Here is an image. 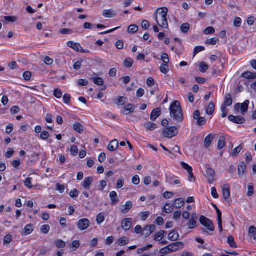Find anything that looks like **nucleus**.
Instances as JSON below:
<instances>
[{
    "instance_id": "49",
    "label": "nucleus",
    "mask_w": 256,
    "mask_h": 256,
    "mask_svg": "<svg viewBox=\"0 0 256 256\" xmlns=\"http://www.w3.org/2000/svg\"><path fill=\"white\" fill-rule=\"evenodd\" d=\"M80 246V243L78 240H74L70 245V248H74V250H76Z\"/></svg>"
},
{
    "instance_id": "23",
    "label": "nucleus",
    "mask_w": 256,
    "mask_h": 256,
    "mask_svg": "<svg viewBox=\"0 0 256 256\" xmlns=\"http://www.w3.org/2000/svg\"><path fill=\"white\" fill-rule=\"evenodd\" d=\"M242 76L246 79L254 80L256 79V72H246L242 74Z\"/></svg>"
},
{
    "instance_id": "29",
    "label": "nucleus",
    "mask_w": 256,
    "mask_h": 256,
    "mask_svg": "<svg viewBox=\"0 0 256 256\" xmlns=\"http://www.w3.org/2000/svg\"><path fill=\"white\" fill-rule=\"evenodd\" d=\"M73 128L75 131L81 134L84 132V126L80 123H76L74 124Z\"/></svg>"
},
{
    "instance_id": "1",
    "label": "nucleus",
    "mask_w": 256,
    "mask_h": 256,
    "mask_svg": "<svg viewBox=\"0 0 256 256\" xmlns=\"http://www.w3.org/2000/svg\"><path fill=\"white\" fill-rule=\"evenodd\" d=\"M170 116L177 122H182L184 120L182 108L178 100H174L170 107Z\"/></svg>"
},
{
    "instance_id": "62",
    "label": "nucleus",
    "mask_w": 256,
    "mask_h": 256,
    "mask_svg": "<svg viewBox=\"0 0 256 256\" xmlns=\"http://www.w3.org/2000/svg\"><path fill=\"white\" fill-rule=\"evenodd\" d=\"M78 84L79 86H86L88 84V82L86 80L80 79L78 81Z\"/></svg>"
},
{
    "instance_id": "51",
    "label": "nucleus",
    "mask_w": 256,
    "mask_h": 256,
    "mask_svg": "<svg viewBox=\"0 0 256 256\" xmlns=\"http://www.w3.org/2000/svg\"><path fill=\"white\" fill-rule=\"evenodd\" d=\"M214 28L212 26L206 28L204 31V34L206 35L214 34Z\"/></svg>"
},
{
    "instance_id": "60",
    "label": "nucleus",
    "mask_w": 256,
    "mask_h": 256,
    "mask_svg": "<svg viewBox=\"0 0 256 256\" xmlns=\"http://www.w3.org/2000/svg\"><path fill=\"white\" fill-rule=\"evenodd\" d=\"M204 50V48L202 46H196L194 51V56H195L198 52Z\"/></svg>"
},
{
    "instance_id": "18",
    "label": "nucleus",
    "mask_w": 256,
    "mask_h": 256,
    "mask_svg": "<svg viewBox=\"0 0 256 256\" xmlns=\"http://www.w3.org/2000/svg\"><path fill=\"white\" fill-rule=\"evenodd\" d=\"M238 174L240 176H244L246 174V166L244 162H242L238 166Z\"/></svg>"
},
{
    "instance_id": "50",
    "label": "nucleus",
    "mask_w": 256,
    "mask_h": 256,
    "mask_svg": "<svg viewBox=\"0 0 256 256\" xmlns=\"http://www.w3.org/2000/svg\"><path fill=\"white\" fill-rule=\"evenodd\" d=\"M4 18L7 22H16L18 20L17 18L15 16H6L4 17Z\"/></svg>"
},
{
    "instance_id": "28",
    "label": "nucleus",
    "mask_w": 256,
    "mask_h": 256,
    "mask_svg": "<svg viewBox=\"0 0 256 256\" xmlns=\"http://www.w3.org/2000/svg\"><path fill=\"white\" fill-rule=\"evenodd\" d=\"M214 111V104L212 102H210L206 108V113L207 114L211 115Z\"/></svg>"
},
{
    "instance_id": "52",
    "label": "nucleus",
    "mask_w": 256,
    "mask_h": 256,
    "mask_svg": "<svg viewBox=\"0 0 256 256\" xmlns=\"http://www.w3.org/2000/svg\"><path fill=\"white\" fill-rule=\"evenodd\" d=\"M218 41V39L217 38H214L207 40L206 44L210 45H214Z\"/></svg>"
},
{
    "instance_id": "38",
    "label": "nucleus",
    "mask_w": 256,
    "mask_h": 256,
    "mask_svg": "<svg viewBox=\"0 0 256 256\" xmlns=\"http://www.w3.org/2000/svg\"><path fill=\"white\" fill-rule=\"evenodd\" d=\"M208 69V66L205 62H202L200 64V70L202 72H205Z\"/></svg>"
},
{
    "instance_id": "47",
    "label": "nucleus",
    "mask_w": 256,
    "mask_h": 256,
    "mask_svg": "<svg viewBox=\"0 0 256 256\" xmlns=\"http://www.w3.org/2000/svg\"><path fill=\"white\" fill-rule=\"evenodd\" d=\"M54 95L57 98H60L62 97V91L59 88H56L54 92Z\"/></svg>"
},
{
    "instance_id": "12",
    "label": "nucleus",
    "mask_w": 256,
    "mask_h": 256,
    "mask_svg": "<svg viewBox=\"0 0 256 256\" xmlns=\"http://www.w3.org/2000/svg\"><path fill=\"white\" fill-rule=\"evenodd\" d=\"M161 114V110L160 108H154L150 114V120L152 121H154L156 119L160 116Z\"/></svg>"
},
{
    "instance_id": "45",
    "label": "nucleus",
    "mask_w": 256,
    "mask_h": 256,
    "mask_svg": "<svg viewBox=\"0 0 256 256\" xmlns=\"http://www.w3.org/2000/svg\"><path fill=\"white\" fill-rule=\"evenodd\" d=\"M134 63V60L131 58H127L124 61V64L127 68H130L132 66Z\"/></svg>"
},
{
    "instance_id": "5",
    "label": "nucleus",
    "mask_w": 256,
    "mask_h": 256,
    "mask_svg": "<svg viewBox=\"0 0 256 256\" xmlns=\"http://www.w3.org/2000/svg\"><path fill=\"white\" fill-rule=\"evenodd\" d=\"M206 168V176L208 179V182L212 184L214 182V180L215 170L209 165H207Z\"/></svg>"
},
{
    "instance_id": "10",
    "label": "nucleus",
    "mask_w": 256,
    "mask_h": 256,
    "mask_svg": "<svg viewBox=\"0 0 256 256\" xmlns=\"http://www.w3.org/2000/svg\"><path fill=\"white\" fill-rule=\"evenodd\" d=\"M132 224V219L131 218H124L122 222V228L126 231L130 229Z\"/></svg>"
},
{
    "instance_id": "42",
    "label": "nucleus",
    "mask_w": 256,
    "mask_h": 256,
    "mask_svg": "<svg viewBox=\"0 0 256 256\" xmlns=\"http://www.w3.org/2000/svg\"><path fill=\"white\" fill-rule=\"evenodd\" d=\"M105 219L104 215L103 213L99 214L96 216V222L98 224H100L104 222Z\"/></svg>"
},
{
    "instance_id": "7",
    "label": "nucleus",
    "mask_w": 256,
    "mask_h": 256,
    "mask_svg": "<svg viewBox=\"0 0 256 256\" xmlns=\"http://www.w3.org/2000/svg\"><path fill=\"white\" fill-rule=\"evenodd\" d=\"M90 225V221L88 218L80 220L78 222V227L80 230H86Z\"/></svg>"
},
{
    "instance_id": "58",
    "label": "nucleus",
    "mask_w": 256,
    "mask_h": 256,
    "mask_svg": "<svg viewBox=\"0 0 256 256\" xmlns=\"http://www.w3.org/2000/svg\"><path fill=\"white\" fill-rule=\"evenodd\" d=\"M23 77L26 80H30L32 77V73L28 71L25 72L23 74Z\"/></svg>"
},
{
    "instance_id": "17",
    "label": "nucleus",
    "mask_w": 256,
    "mask_h": 256,
    "mask_svg": "<svg viewBox=\"0 0 256 256\" xmlns=\"http://www.w3.org/2000/svg\"><path fill=\"white\" fill-rule=\"evenodd\" d=\"M68 46L76 52H80L82 49V47L80 44L78 43H76L72 41H70L68 42Z\"/></svg>"
},
{
    "instance_id": "40",
    "label": "nucleus",
    "mask_w": 256,
    "mask_h": 256,
    "mask_svg": "<svg viewBox=\"0 0 256 256\" xmlns=\"http://www.w3.org/2000/svg\"><path fill=\"white\" fill-rule=\"evenodd\" d=\"M173 206H171L169 204H166L165 206L163 208L162 210L167 213H170L173 209Z\"/></svg>"
},
{
    "instance_id": "9",
    "label": "nucleus",
    "mask_w": 256,
    "mask_h": 256,
    "mask_svg": "<svg viewBox=\"0 0 256 256\" xmlns=\"http://www.w3.org/2000/svg\"><path fill=\"white\" fill-rule=\"evenodd\" d=\"M156 230V226L154 224L148 225L142 230V235L146 237L150 236Z\"/></svg>"
},
{
    "instance_id": "3",
    "label": "nucleus",
    "mask_w": 256,
    "mask_h": 256,
    "mask_svg": "<svg viewBox=\"0 0 256 256\" xmlns=\"http://www.w3.org/2000/svg\"><path fill=\"white\" fill-rule=\"evenodd\" d=\"M178 132V128L176 126H170L163 130L162 134L164 137L171 138L176 136Z\"/></svg>"
},
{
    "instance_id": "15",
    "label": "nucleus",
    "mask_w": 256,
    "mask_h": 256,
    "mask_svg": "<svg viewBox=\"0 0 256 256\" xmlns=\"http://www.w3.org/2000/svg\"><path fill=\"white\" fill-rule=\"evenodd\" d=\"M134 108L135 106L132 104L126 105L123 108V114L127 115L133 112L134 110Z\"/></svg>"
},
{
    "instance_id": "16",
    "label": "nucleus",
    "mask_w": 256,
    "mask_h": 256,
    "mask_svg": "<svg viewBox=\"0 0 256 256\" xmlns=\"http://www.w3.org/2000/svg\"><path fill=\"white\" fill-rule=\"evenodd\" d=\"M232 104V96L230 94H227L224 96V101L222 106H230Z\"/></svg>"
},
{
    "instance_id": "53",
    "label": "nucleus",
    "mask_w": 256,
    "mask_h": 256,
    "mask_svg": "<svg viewBox=\"0 0 256 256\" xmlns=\"http://www.w3.org/2000/svg\"><path fill=\"white\" fill-rule=\"evenodd\" d=\"M196 222L194 220L190 219L188 223V226L190 229H192L196 226Z\"/></svg>"
},
{
    "instance_id": "64",
    "label": "nucleus",
    "mask_w": 256,
    "mask_h": 256,
    "mask_svg": "<svg viewBox=\"0 0 256 256\" xmlns=\"http://www.w3.org/2000/svg\"><path fill=\"white\" fill-rule=\"evenodd\" d=\"M14 153V149L12 148H10L8 151L5 154V156L6 158H10L13 156Z\"/></svg>"
},
{
    "instance_id": "37",
    "label": "nucleus",
    "mask_w": 256,
    "mask_h": 256,
    "mask_svg": "<svg viewBox=\"0 0 256 256\" xmlns=\"http://www.w3.org/2000/svg\"><path fill=\"white\" fill-rule=\"evenodd\" d=\"M228 242L231 248H236L237 246L234 242L232 236H229L228 238Z\"/></svg>"
},
{
    "instance_id": "26",
    "label": "nucleus",
    "mask_w": 256,
    "mask_h": 256,
    "mask_svg": "<svg viewBox=\"0 0 256 256\" xmlns=\"http://www.w3.org/2000/svg\"><path fill=\"white\" fill-rule=\"evenodd\" d=\"M165 233L166 232L162 230L157 232L154 236V240L158 242L161 240L164 236Z\"/></svg>"
},
{
    "instance_id": "14",
    "label": "nucleus",
    "mask_w": 256,
    "mask_h": 256,
    "mask_svg": "<svg viewBox=\"0 0 256 256\" xmlns=\"http://www.w3.org/2000/svg\"><path fill=\"white\" fill-rule=\"evenodd\" d=\"M110 198L112 201V204L116 205L119 202L120 200L116 192L112 191L110 194Z\"/></svg>"
},
{
    "instance_id": "46",
    "label": "nucleus",
    "mask_w": 256,
    "mask_h": 256,
    "mask_svg": "<svg viewBox=\"0 0 256 256\" xmlns=\"http://www.w3.org/2000/svg\"><path fill=\"white\" fill-rule=\"evenodd\" d=\"M138 30V26L135 24H131L128 28V32L130 33H135Z\"/></svg>"
},
{
    "instance_id": "30",
    "label": "nucleus",
    "mask_w": 256,
    "mask_h": 256,
    "mask_svg": "<svg viewBox=\"0 0 256 256\" xmlns=\"http://www.w3.org/2000/svg\"><path fill=\"white\" fill-rule=\"evenodd\" d=\"M102 15L105 18H113L116 16V14H114L112 10H104L103 11Z\"/></svg>"
},
{
    "instance_id": "41",
    "label": "nucleus",
    "mask_w": 256,
    "mask_h": 256,
    "mask_svg": "<svg viewBox=\"0 0 256 256\" xmlns=\"http://www.w3.org/2000/svg\"><path fill=\"white\" fill-rule=\"evenodd\" d=\"M144 126L148 130H152L156 128V124L152 122H148L144 124Z\"/></svg>"
},
{
    "instance_id": "22",
    "label": "nucleus",
    "mask_w": 256,
    "mask_h": 256,
    "mask_svg": "<svg viewBox=\"0 0 256 256\" xmlns=\"http://www.w3.org/2000/svg\"><path fill=\"white\" fill-rule=\"evenodd\" d=\"M214 139V136L212 134H210L208 136H207L204 140V146L207 148L210 147Z\"/></svg>"
},
{
    "instance_id": "48",
    "label": "nucleus",
    "mask_w": 256,
    "mask_h": 256,
    "mask_svg": "<svg viewBox=\"0 0 256 256\" xmlns=\"http://www.w3.org/2000/svg\"><path fill=\"white\" fill-rule=\"evenodd\" d=\"M161 60L164 64H168L170 62L168 56L166 53H163L161 56Z\"/></svg>"
},
{
    "instance_id": "54",
    "label": "nucleus",
    "mask_w": 256,
    "mask_h": 256,
    "mask_svg": "<svg viewBox=\"0 0 256 256\" xmlns=\"http://www.w3.org/2000/svg\"><path fill=\"white\" fill-rule=\"evenodd\" d=\"M50 230V226L48 224L43 225L40 228V231L44 234H48Z\"/></svg>"
},
{
    "instance_id": "31",
    "label": "nucleus",
    "mask_w": 256,
    "mask_h": 256,
    "mask_svg": "<svg viewBox=\"0 0 256 256\" xmlns=\"http://www.w3.org/2000/svg\"><path fill=\"white\" fill-rule=\"evenodd\" d=\"M249 104V100H246L240 106V109L242 114H244L248 110Z\"/></svg>"
},
{
    "instance_id": "39",
    "label": "nucleus",
    "mask_w": 256,
    "mask_h": 256,
    "mask_svg": "<svg viewBox=\"0 0 256 256\" xmlns=\"http://www.w3.org/2000/svg\"><path fill=\"white\" fill-rule=\"evenodd\" d=\"M190 25L188 23L183 24L180 26V30L184 33H187L190 30Z\"/></svg>"
},
{
    "instance_id": "63",
    "label": "nucleus",
    "mask_w": 256,
    "mask_h": 256,
    "mask_svg": "<svg viewBox=\"0 0 256 256\" xmlns=\"http://www.w3.org/2000/svg\"><path fill=\"white\" fill-rule=\"evenodd\" d=\"M32 178H28L25 180L24 184L28 188H32L33 187V186L32 185Z\"/></svg>"
},
{
    "instance_id": "36",
    "label": "nucleus",
    "mask_w": 256,
    "mask_h": 256,
    "mask_svg": "<svg viewBox=\"0 0 256 256\" xmlns=\"http://www.w3.org/2000/svg\"><path fill=\"white\" fill-rule=\"evenodd\" d=\"M242 149V147L241 145H240L238 147L236 148L232 152L231 156L233 157L236 156L240 152Z\"/></svg>"
},
{
    "instance_id": "4",
    "label": "nucleus",
    "mask_w": 256,
    "mask_h": 256,
    "mask_svg": "<svg viewBox=\"0 0 256 256\" xmlns=\"http://www.w3.org/2000/svg\"><path fill=\"white\" fill-rule=\"evenodd\" d=\"M200 222L210 232L214 230V226L212 222L204 216H202L200 218Z\"/></svg>"
},
{
    "instance_id": "34",
    "label": "nucleus",
    "mask_w": 256,
    "mask_h": 256,
    "mask_svg": "<svg viewBox=\"0 0 256 256\" xmlns=\"http://www.w3.org/2000/svg\"><path fill=\"white\" fill-rule=\"evenodd\" d=\"M225 146V138L221 136L220 138L218 144V148L219 150L222 149Z\"/></svg>"
},
{
    "instance_id": "33",
    "label": "nucleus",
    "mask_w": 256,
    "mask_h": 256,
    "mask_svg": "<svg viewBox=\"0 0 256 256\" xmlns=\"http://www.w3.org/2000/svg\"><path fill=\"white\" fill-rule=\"evenodd\" d=\"M254 194V185L252 183H250L248 186V192L247 196L248 197H250Z\"/></svg>"
},
{
    "instance_id": "32",
    "label": "nucleus",
    "mask_w": 256,
    "mask_h": 256,
    "mask_svg": "<svg viewBox=\"0 0 256 256\" xmlns=\"http://www.w3.org/2000/svg\"><path fill=\"white\" fill-rule=\"evenodd\" d=\"M129 242V238L126 237H122L120 238L118 241V244L120 246H124L128 244Z\"/></svg>"
},
{
    "instance_id": "43",
    "label": "nucleus",
    "mask_w": 256,
    "mask_h": 256,
    "mask_svg": "<svg viewBox=\"0 0 256 256\" xmlns=\"http://www.w3.org/2000/svg\"><path fill=\"white\" fill-rule=\"evenodd\" d=\"M160 70L162 73L164 74H167L169 70V68L168 66V64H162L160 67Z\"/></svg>"
},
{
    "instance_id": "19",
    "label": "nucleus",
    "mask_w": 256,
    "mask_h": 256,
    "mask_svg": "<svg viewBox=\"0 0 256 256\" xmlns=\"http://www.w3.org/2000/svg\"><path fill=\"white\" fill-rule=\"evenodd\" d=\"M118 147V142L117 140H112L108 145V149L111 152L116 150Z\"/></svg>"
},
{
    "instance_id": "11",
    "label": "nucleus",
    "mask_w": 256,
    "mask_h": 256,
    "mask_svg": "<svg viewBox=\"0 0 256 256\" xmlns=\"http://www.w3.org/2000/svg\"><path fill=\"white\" fill-rule=\"evenodd\" d=\"M132 207V203L131 201H127L125 204L120 208L122 213L126 214L128 212Z\"/></svg>"
},
{
    "instance_id": "44",
    "label": "nucleus",
    "mask_w": 256,
    "mask_h": 256,
    "mask_svg": "<svg viewBox=\"0 0 256 256\" xmlns=\"http://www.w3.org/2000/svg\"><path fill=\"white\" fill-rule=\"evenodd\" d=\"M55 245L58 248H63L66 246V243L61 240H58L55 242Z\"/></svg>"
},
{
    "instance_id": "27",
    "label": "nucleus",
    "mask_w": 256,
    "mask_h": 256,
    "mask_svg": "<svg viewBox=\"0 0 256 256\" xmlns=\"http://www.w3.org/2000/svg\"><path fill=\"white\" fill-rule=\"evenodd\" d=\"M184 204V201L182 198H178L174 202L173 206L176 208H180L182 207Z\"/></svg>"
},
{
    "instance_id": "25",
    "label": "nucleus",
    "mask_w": 256,
    "mask_h": 256,
    "mask_svg": "<svg viewBox=\"0 0 256 256\" xmlns=\"http://www.w3.org/2000/svg\"><path fill=\"white\" fill-rule=\"evenodd\" d=\"M126 98L124 96H118L114 100V102L118 106H122L126 104Z\"/></svg>"
},
{
    "instance_id": "24",
    "label": "nucleus",
    "mask_w": 256,
    "mask_h": 256,
    "mask_svg": "<svg viewBox=\"0 0 256 256\" xmlns=\"http://www.w3.org/2000/svg\"><path fill=\"white\" fill-rule=\"evenodd\" d=\"M179 238L178 232L175 230L171 232L168 235V238L171 241H176Z\"/></svg>"
},
{
    "instance_id": "8",
    "label": "nucleus",
    "mask_w": 256,
    "mask_h": 256,
    "mask_svg": "<svg viewBox=\"0 0 256 256\" xmlns=\"http://www.w3.org/2000/svg\"><path fill=\"white\" fill-rule=\"evenodd\" d=\"M230 121L237 124H242L246 122V119L241 116H234L230 115L228 116Z\"/></svg>"
},
{
    "instance_id": "56",
    "label": "nucleus",
    "mask_w": 256,
    "mask_h": 256,
    "mask_svg": "<svg viewBox=\"0 0 256 256\" xmlns=\"http://www.w3.org/2000/svg\"><path fill=\"white\" fill-rule=\"evenodd\" d=\"M180 165L184 169L186 170L188 172L192 171V168L187 164L184 162H181Z\"/></svg>"
},
{
    "instance_id": "20",
    "label": "nucleus",
    "mask_w": 256,
    "mask_h": 256,
    "mask_svg": "<svg viewBox=\"0 0 256 256\" xmlns=\"http://www.w3.org/2000/svg\"><path fill=\"white\" fill-rule=\"evenodd\" d=\"M93 180H94L93 178L90 176L85 178V180H84V181L82 184V186L84 187V188L87 189V190H90V185L92 184V182H93Z\"/></svg>"
},
{
    "instance_id": "2",
    "label": "nucleus",
    "mask_w": 256,
    "mask_h": 256,
    "mask_svg": "<svg viewBox=\"0 0 256 256\" xmlns=\"http://www.w3.org/2000/svg\"><path fill=\"white\" fill-rule=\"evenodd\" d=\"M160 10V11L158 12V16H156V20L159 26L164 28H168V25L166 19V15L168 10L166 8H163L158 9L157 12H158Z\"/></svg>"
},
{
    "instance_id": "6",
    "label": "nucleus",
    "mask_w": 256,
    "mask_h": 256,
    "mask_svg": "<svg viewBox=\"0 0 256 256\" xmlns=\"http://www.w3.org/2000/svg\"><path fill=\"white\" fill-rule=\"evenodd\" d=\"M184 247V243L180 242H176L168 245V249L171 251L172 252L180 250L182 249Z\"/></svg>"
},
{
    "instance_id": "57",
    "label": "nucleus",
    "mask_w": 256,
    "mask_h": 256,
    "mask_svg": "<svg viewBox=\"0 0 256 256\" xmlns=\"http://www.w3.org/2000/svg\"><path fill=\"white\" fill-rule=\"evenodd\" d=\"M56 190L59 191L60 193H62L64 190L65 187L63 184H56Z\"/></svg>"
},
{
    "instance_id": "61",
    "label": "nucleus",
    "mask_w": 256,
    "mask_h": 256,
    "mask_svg": "<svg viewBox=\"0 0 256 256\" xmlns=\"http://www.w3.org/2000/svg\"><path fill=\"white\" fill-rule=\"evenodd\" d=\"M50 136L49 133L46 131H42L40 135V138L43 140H47Z\"/></svg>"
},
{
    "instance_id": "59",
    "label": "nucleus",
    "mask_w": 256,
    "mask_h": 256,
    "mask_svg": "<svg viewBox=\"0 0 256 256\" xmlns=\"http://www.w3.org/2000/svg\"><path fill=\"white\" fill-rule=\"evenodd\" d=\"M79 194V192L77 189H74L73 190H71L70 192V196L72 198H76Z\"/></svg>"
},
{
    "instance_id": "21",
    "label": "nucleus",
    "mask_w": 256,
    "mask_h": 256,
    "mask_svg": "<svg viewBox=\"0 0 256 256\" xmlns=\"http://www.w3.org/2000/svg\"><path fill=\"white\" fill-rule=\"evenodd\" d=\"M33 224H27L24 228L23 231L22 232V234L24 236H27L31 234L33 232Z\"/></svg>"
},
{
    "instance_id": "13",
    "label": "nucleus",
    "mask_w": 256,
    "mask_h": 256,
    "mask_svg": "<svg viewBox=\"0 0 256 256\" xmlns=\"http://www.w3.org/2000/svg\"><path fill=\"white\" fill-rule=\"evenodd\" d=\"M230 186L228 184H225L222 188V195L224 198L227 200L230 196Z\"/></svg>"
},
{
    "instance_id": "35",
    "label": "nucleus",
    "mask_w": 256,
    "mask_h": 256,
    "mask_svg": "<svg viewBox=\"0 0 256 256\" xmlns=\"http://www.w3.org/2000/svg\"><path fill=\"white\" fill-rule=\"evenodd\" d=\"M95 84L98 86H102L104 84V81L102 78H91Z\"/></svg>"
},
{
    "instance_id": "55",
    "label": "nucleus",
    "mask_w": 256,
    "mask_h": 256,
    "mask_svg": "<svg viewBox=\"0 0 256 256\" xmlns=\"http://www.w3.org/2000/svg\"><path fill=\"white\" fill-rule=\"evenodd\" d=\"M206 122V120L204 117H200L198 118V120H197V124L198 126H202L204 125Z\"/></svg>"
}]
</instances>
